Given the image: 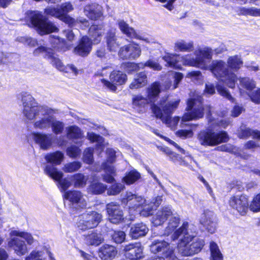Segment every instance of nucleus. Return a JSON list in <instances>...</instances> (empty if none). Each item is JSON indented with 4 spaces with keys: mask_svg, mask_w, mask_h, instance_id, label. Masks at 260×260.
Returning <instances> with one entry per match:
<instances>
[{
    "mask_svg": "<svg viewBox=\"0 0 260 260\" xmlns=\"http://www.w3.org/2000/svg\"><path fill=\"white\" fill-rule=\"evenodd\" d=\"M169 75L174 80L173 84H172L171 82L167 83L165 86V90L170 88L172 89H176L183 78V75L180 72H171L169 73Z\"/></svg>",
    "mask_w": 260,
    "mask_h": 260,
    "instance_id": "40",
    "label": "nucleus"
},
{
    "mask_svg": "<svg viewBox=\"0 0 260 260\" xmlns=\"http://www.w3.org/2000/svg\"><path fill=\"white\" fill-rule=\"evenodd\" d=\"M211 59H205L207 68L202 69L209 70L217 79L222 81L230 88H234L237 79L235 74L230 72L226 63L221 60H214L208 66L207 60H210Z\"/></svg>",
    "mask_w": 260,
    "mask_h": 260,
    "instance_id": "7",
    "label": "nucleus"
},
{
    "mask_svg": "<svg viewBox=\"0 0 260 260\" xmlns=\"http://www.w3.org/2000/svg\"><path fill=\"white\" fill-rule=\"evenodd\" d=\"M106 210L109 221L114 224L122 222L124 219L123 210L120 205L115 202H112L106 205Z\"/></svg>",
    "mask_w": 260,
    "mask_h": 260,
    "instance_id": "21",
    "label": "nucleus"
},
{
    "mask_svg": "<svg viewBox=\"0 0 260 260\" xmlns=\"http://www.w3.org/2000/svg\"><path fill=\"white\" fill-rule=\"evenodd\" d=\"M141 177L140 174L135 170L126 173L123 178L122 181L127 185H131L138 180Z\"/></svg>",
    "mask_w": 260,
    "mask_h": 260,
    "instance_id": "45",
    "label": "nucleus"
},
{
    "mask_svg": "<svg viewBox=\"0 0 260 260\" xmlns=\"http://www.w3.org/2000/svg\"><path fill=\"white\" fill-rule=\"evenodd\" d=\"M215 86L213 84L208 82L206 84L204 93L209 95L213 94L215 93Z\"/></svg>",
    "mask_w": 260,
    "mask_h": 260,
    "instance_id": "64",
    "label": "nucleus"
},
{
    "mask_svg": "<svg viewBox=\"0 0 260 260\" xmlns=\"http://www.w3.org/2000/svg\"><path fill=\"white\" fill-rule=\"evenodd\" d=\"M107 189V185L100 182H93L90 185L89 190L94 194H101Z\"/></svg>",
    "mask_w": 260,
    "mask_h": 260,
    "instance_id": "49",
    "label": "nucleus"
},
{
    "mask_svg": "<svg viewBox=\"0 0 260 260\" xmlns=\"http://www.w3.org/2000/svg\"><path fill=\"white\" fill-rule=\"evenodd\" d=\"M236 12L239 15H250L252 16H259L260 9L254 7L246 8L240 7L237 8Z\"/></svg>",
    "mask_w": 260,
    "mask_h": 260,
    "instance_id": "44",
    "label": "nucleus"
},
{
    "mask_svg": "<svg viewBox=\"0 0 260 260\" xmlns=\"http://www.w3.org/2000/svg\"><path fill=\"white\" fill-rule=\"evenodd\" d=\"M186 77L191 78L192 80L201 81L203 80L201 72L199 71H194L188 73Z\"/></svg>",
    "mask_w": 260,
    "mask_h": 260,
    "instance_id": "60",
    "label": "nucleus"
},
{
    "mask_svg": "<svg viewBox=\"0 0 260 260\" xmlns=\"http://www.w3.org/2000/svg\"><path fill=\"white\" fill-rule=\"evenodd\" d=\"M64 154L59 151L47 153L45 156V160L49 163L55 165H59L63 161Z\"/></svg>",
    "mask_w": 260,
    "mask_h": 260,
    "instance_id": "37",
    "label": "nucleus"
},
{
    "mask_svg": "<svg viewBox=\"0 0 260 260\" xmlns=\"http://www.w3.org/2000/svg\"><path fill=\"white\" fill-rule=\"evenodd\" d=\"M145 67H148L156 71H160L161 69V67L156 61L149 59L144 63H127L125 65V70L128 74H132L133 72L139 70L140 68H144Z\"/></svg>",
    "mask_w": 260,
    "mask_h": 260,
    "instance_id": "28",
    "label": "nucleus"
},
{
    "mask_svg": "<svg viewBox=\"0 0 260 260\" xmlns=\"http://www.w3.org/2000/svg\"><path fill=\"white\" fill-rule=\"evenodd\" d=\"M174 214L171 207L169 206L164 207L161 209L158 210L152 217V223L154 226L161 225L167 219H169Z\"/></svg>",
    "mask_w": 260,
    "mask_h": 260,
    "instance_id": "27",
    "label": "nucleus"
},
{
    "mask_svg": "<svg viewBox=\"0 0 260 260\" xmlns=\"http://www.w3.org/2000/svg\"><path fill=\"white\" fill-rule=\"evenodd\" d=\"M49 42L52 47L56 49H59L64 45L63 40L55 36H50Z\"/></svg>",
    "mask_w": 260,
    "mask_h": 260,
    "instance_id": "55",
    "label": "nucleus"
},
{
    "mask_svg": "<svg viewBox=\"0 0 260 260\" xmlns=\"http://www.w3.org/2000/svg\"><path fill=\"white\" fill-rule=\"evenodd\" d=\"M126 235L121 231H114L112 235V240L116 243H121L124 241Z\"/></svg>",
    "mask_w": 260,
    "mask_h": 260,
    "instance_id": "57",
    "label": "nucleus"
},
{
    "mask_svg": "<svg viewBox=\"0 0 260 260\" xmlns=\"http://www.w3.org/2000/svg\"><path fill=\"white\" fill-rule=\"evenodd\" d=\"M174 49L176 52H190L194 49V43L192 41L186 42L184 40L179 39L175 42Z\"/></svg>",
    "mask_w": 260,
    "mask_h": 260,
    "instance_id": "35",
    "label": "nucleus"
},
{
    "mask_svg": "<svg viewBox=\"0 0 260 260\" xmlns=\"http://www.w3.org/2000/svg\"><path fill=\"white\" fill-rule=\"evenodd\" d=\"M112 68L110 66H106L103 67L102 70L97 72V75L101 76H106L110 75L112 72Z\"/></svg>",
    "mask_w": 260,
    "mask_h": 260,
    "instance_id": "63",
    "label": "nucleus"
},
{
    "mask_svg": "<svg viewBox=\"0 0 260 260\" xmlns=\"http://www.w3.org/2000/svg\"><path fill=\"white\" fill-rule=\"evenodd\" d=\"M210 108L209 106H204L202 97L196 94L187 100L186 108L187 112L183 116L182 120L187 121L201 118L203 117L204 111H208V116L211 115Z\"/></svg>",
    "mask_w": 260,
    "mask_h": 260,
    "instance_id": "8",
    "label": "nucleus"
},
{
    "mask_svg": "<svg viewBox=\"0 0 260 260\" xmlns=\"http://www.w3.org/2000/svg\"><path fill=\"white\" fill-rule=\"evenodd\" d=\"M197 139L202 146H215L229 140V136L224 131L215 132L211 128L201 131L197 135Z\"/></svg>",
    "mask_w": 260,
    "mask_h": 260,
    "instance_id": "10",
    "label": "nucleus"
},
{
    "mask_svg": "<svg viewBox=\"0 0 260 260\" xmlns=\"http://www.w3.org/2000/svg\"><path fill=\"white\" fill-rule=\"evenodd\" d=\"M74 10L73 5L70 2H66L59 5L57 7H48L45 9V12L46 14L56 17L63 22L68 24L69 26L73 27L81 23L84 27L89 26L88 21L84 18H80L77 20L71 17L68 13Z\"/></svg>",
    "mask_w": 260,
    "mask_h": 260,
    "instance_id": "6",
    "label": "nucleus"
},
{
    "mask_svg": "<svg viewBox=\"0 0 260 260\" xmlns=\"http://www.w3.org/2000/svg\"><path fill=\"white\" fill-rule=\"evenodd\" d=\"M197 231L194 225L184 222L172 236L173 240L183 236L177 246L178 252L182 256H192L199 253L203 248L204 241L196 237Z\"/></svg>",
    "mask_w": 260,
    "mask_h": 260,
    "instance_id": "2",
    "label": "nucleus"
},
{
    "mask_svg": "<svg viewBox=\"0 0 260 260\" xmlns=\"http://www.w3.org/2000/svg\"><path fill=\"white\" fill-rule=\"evenodd\" d=\"M45 173L53 180L57 181V186L61 192L64 193L71 186V182L64 178L61 179L63 177L62 172L58 171V169L51 165H47L44 169Z\"/></svg>",
    "mask_w": 260,
    "mask_h": 260,
    "instance_id": "17",
    "label": "nucleus"
},
{
    "mask_svg": "<svg viewBox=\"0 0 260 260\" xmlns=\"http://www.w3.org/2000/svg\"><path fill=\"white\" fill-rule=\"evenodd\" d=\"M26 19L41 35L57 31L58 29L54 23L48 21L39 11H28Z\"/></svg>",
    "mask_w": 260,
    "mask_h": 260,
    "instance_id": "11",
    "label": "nucleus"
},
{
    "mask_svg": "<svg viewBox=\"0 0 260 260\" xmlns=\"http://www.w3.org/2000/svg\"><path fill=\"white\" fill-rule=\"evenodd\" d=\"M141 54V49L139 44L132 43L120 48L118 55L123 59H136Z\"/></svg>",
    "mask_w": 260,
    "mask_h": 260,
    "instance_id": "24",
    "label": "nucleus"
},
{
    "mask_svg": "<svg viewBox=\"0 0 260 260\" xmlns=\"http://www.w3.org/2000/svg\"><path fill=\"white\" fill-rule=\"evenodd\" d=\"M33 139L42 149L47 150L52 146L51 134L36 133L33 134Z\"/></svg>",
    "mask_w": 260,
    "mask_h": 260,
    "instance_id": "29",
    "label": "nucleus"
},
{
    "mask_svg": "<svg viewBox=\"0 0 260 260\" xmlns=\"http://www.w3.org/2000/svg\"><path fill=\"white\" fill-rule=\"evenodd\" d=\"M18 40L19 42H21L25 45H28L30 47L35 46L37 44V40L31 38L21 37L20 38H18Z\"/></svg>",
    "mask_w": 260,
    "mask_h": 260,
    "instance_id": "61",
    "label": "nucleus"
},
{
    "mask_svg": "<svg viewBox=\"0 0 260 260\" xmlns=\"http://www.w3.org/2000/svg\"><path fill=\"white\" fill-rule=\"evenodd\" d=\"M67 136L69 139H80L82 137L81 129L76 125H72L66 128Z\"/></svg>",
    "mask_w": 260,
    "mask_h": 260,
    "instance_id": "42",
    "label": "nucleus"
},
{
    "mask_svg": "<svg viewBox=\"0 0 260 260\" xmlns=\"http://www.w3.org/2000/svg\"><path fill=\"white\" fill-rule=\"evenodd\" d=\"M93 148L91 147H89L84 151L83 160L85 163L87 164H91L93 162Z\"/></svg>",
    "mask_w": 260,
    "mask_h": 260,
    "instance_id": "54",
    "label": "nucleus"
},
{
    "mask_svg": "<svg viewBox=\"0 0 260 260\" xmlns=\"http://www.w3.org/2000/svg\"><path fill=\"white\" fill-rule=\"evenodd\" d=\"M121 202L128 207L130 212L132 210H138L141 216L145 217L152 214V208L147 204V201L142 197L131 192H126L122 195Z\"/></svg>",
    "mask_w": 260,
    "mask_h": 260,
    "instance_id": "9",
    "label": "nucleus"
},
{
    "mask_svg": "<svg viewBox=\"0 0 260 260\" xmlns=\"http://www.w3.org/2000/svg\"><path fill=\"white\" fill-rule=\"evenodd\" d=\"M63 198L70 202L71 208L75 209L85 208L87 202L83 193L78 190H69L63 193Z\"/></svg>",
    "mask_w": 260,
    "mask_h": 260,
    "instance_id": "19",
    "label": "nucleus"
},
{
    "mask_svg": "<svg viewBox=\"0 0 260 260\" xmlns=\"http://www.w3.org/2000/svg\"><path fill=\"white\" fill-rule=\"evenodd\" d=\"M216 89L218 93L222 95V96L226 98L229 101H231L232 102H234V98L232 96L231 94L229 93V92L228 91V90L224 87L220 85H217L216 86Z\"/></svg>",
    "mask_w": 260,
    "mask_h": 260,
    "instance_id": "59",
    "label": "nucleus"
},
{
    "mask_svg": "<svg viewBox=\"0 0 260 260\" xmlns=\"http://www.w3.org/2000/svg\"><path fill=\"white\" fill-rule=\"evenodd\" d=\"M148 232V229L145 224L139 223L131 226L129 234L132 239H137L145 236Z\"/></svg>",
    "mask_w": 260,
    "mask_h": 260,
    "instance_id": "34",
    "label": "nucleus"
},
{
    "mask_svg": "<svg viewBox=\"0 0 260 260\" xmlns=\"http://www.w3.org/2000/svg\"><path fill=\"white\" fill-rule=\"evenodd\" d=\"M250 137L253 139L260 140V132L247 127H241L239 133V137L241 139H247Z\"/></svg>",
    "mask_w": 260,
    "mask_h": 260,
    "instance_id": "39",
    "label": "nucleus"
},
{
    "mask_svg": "<svg viewBox=\"0 0 260 260\" xmlns=\"http://www.w3.org/2000/svg\"><path fill=\"white\" fill-rule=\"evenodd\" d=\"M106 153L107 161L102 165V169L105 172L102 177L105 182L111 183L115 181L114 176L116 175V170L112 164L115 160L116 151L113 149L108 148L106 150Z\"/></svg>",
    "mask_w": 260,
    "mask_h": 260,
    "instance_id": "16",
    "label": "nucleus"
},
{
    "mask_svg": "<svg viewBox=\"0 0 260 260\" xmlns=\"http://www.w3.org/2000/svg\"><path fill=\"white\" fill-rule=\"evenodd\" d=\"M212 49L208 47L199 48L192 54L183 55L180 54H167L163 57L164 60L169 66L180 69L181 65L193 67L200 69H207V63L205 59L212 58Z\"/></svg>",
    "mask_w": 260,
    "mask_h": 260,
    "instance_id": "3",
    "label": "nucleus"
},
{
    "mask_svg": "<svg viewBox=\"0 0 260 260\" xmlns=\"http://www.w3.org/2000/svg\"><path fill=\"white\" fill-rule=\"evenodd\" d=\"M21 99L22 113L29 120H34V127L36 129L45 130L51 127L55 110L46 106L38 105L31 94L22 92L18 98Z\"/></svg>",
    "mask_w": 260,
    "mask_h": 260,
    "instance_id": "1",
    "label": "nucleus"
},
{
    "mask_svg": "<svg viewBox=\"0 0 260 260\" xmlns=\"http://www.w3.org/2000/svg\"><path fill=\"white\" fill-rule=\"evenodd\" d=\"M228 66L233 70L235 71L238 70L243 64L240 56L238 55H235L231 56L228 58Z\"/></svg>",
    "mask_w": 260,
    "mask_h": 260,
    "instance_id": "48",
    "label": "nucleus"
},
{
    "mask_svg": "<svg viewBox=\"0 0 260 260\" xmlns=\"http://www.w3.org/2000/svg\"><path fill=\"white\" fill-rule=\"evenodd\" d=\"M81 167V162L73 161L65 164L62 168V170L66 173H73L77 171Z\"/></svg>",
    "mask_w": 260,
    "mask_h": 260,
    "instance_id": "52",
    "label": "nucleus"
},
{
    "mask_svg": "<svg viewBox=\"0 0 260 260\" xmlns=\"http://www.w3.org/2000/svg\"><path fill=\"white\" fill-rule=\"evenodd\" d=\"M101 7L96 4L86 5L84 9L85 15L91 20L100 19L102 16Z\"/></svg>",
    "mask_w": 260,
    "mask_h": 260,
    "instance_id": "32",
    "label": "nucleus"
},
{
    "mask_svg": "<svg viewBox=\"0 0 260 260\" xmlns=\"http://www.w3.org/2000/svg\"><path fill=\"white\" fill-rule=\"evenodd\" d=\"M240 85L241 87L248 91L247 94L251 101L255 104H260V88L256 90L251 92L256 86L255 82L249 78H243L240 80Z\"/></svg>",
    "mask_w": 260,
    "mask_h": 260,
    "instance_id": "22",
    "label": "nucleus"
},
{
    "mask_svg": "<svg viewBox=\"0 0 260 260\" xmlns=\"http://www.w3.org/2000/svg\"><path fill=\"white\" fill-rule=\"evenodd\" d=\"M51 127L52 128V132L56 135H58L62 133L64 129V124L60 121L56 120L54 116L52 122L51 123Z\"/></svg>",
    "mask_w": 260,
    "mask_h": 260,
    "instance_id": "51",
    "label": "nucleus"
},
{
    "mask_svg": "<svg viewBox=\"0 0 260 260\" xmlns=\"http://www.w3.org/2000/svg\"><path fill=\"white\" fill-rule=\"evenodd\" d=\"M107 43L108 47L111 51H116L120 44L115 37V29L109 30L107 35Z\"/></svg>",
    "mask_w": 260,
    "mask_h": 260,
    "instance_id": "38",
    "label": "nucleus"
},
{
    "mask_svg": "<svg viewBox=\"0 0 260 260\" xmlns=\"http://www.w3.org/2000/svg\"><path fill=\"white\" fill-rule=\"evenodd\" d=\"M249 208L253 212L260 211V193L254 197Z\"/></svg>",
    "mask_w": 260,
    "mask_h": 260,
    "instance_id": "58",
    "label": "nucleus"
},
{
    "mask_svg": "<svg viewBox=\"0 0 260 260\" xmlns=\"http://www.w3.org/2000/svg\"><path fill=\"white\" fill-rule=\"evenodd\" d=\"M88 139L92 142H96V148L102 151L104 148V139L102 137L95 134L92 132H88L87 134Z\"/></svg>",
    "mask_w": 260,
    "mask_h": 260,
    "instance_id": "46",
    "label": "nucleus"
},
{
    "mask_svg": "<svg viewBox=\"0 0 260 260\" xmlns=\"http://www.w3.org/2000/svg\"><path fill=\"white\" fill-rule=\"evenodd\" d=\"M147 83V77L144 72L139 73L129 84V88L131 89H137L145 86Z\"/></svg>",
    "mask_w": 260,
    "mask_h": 260,
    "instance_id": "36",
    "label": "nucleus"
},
{
    "mask_svg": "<svg viewBox=\"0 0 260 260\" xmlns=\"http://www.w3.org/2000/svg\"><path fill=\"white\" fill-rule=\"evenodd\" d=\"M117 24L121 31L127 37L142 40L147 43L152 42V40L151 38L146 37V35L144 34L137 32L133 27H130L124 20H118Z\"/></svg>",
    "mask_w": 260,
    "mask_h": 260,
    "instance_id": "20",
    "label": "nucleus"
},
{
    "mask_svg": "<svg viewBox=\"0 0 260 260\" xmlns=\"http://www.w3.org/2000/svg\"><path fill=\"white\" fill-rule=\"evenodd\" d=\"M176 134L177 136L180 138L185 139L191 137L193 135V133L191 130L181 129L177 131Z\"/></svg>",
    "mask_w": 260,
    "mask_h": 260,
    "instance_id": "62",
    "label": "nucleus"
},
{
    "mask_svg": "<svg viewBox=\"0 0 260 260\" xmlns=\"http://www.w3.org/2000/svg\"><path fill=\"white\" fill-rule=\"evenodd\" d=\"M109 81L105 79H101L103 86L112 91L117 90V85L125 84L127 80V75L119 71H112L109 75Z\"/></svg>",
    "mask_w": 260,
    "mask_h": 260,
    "instance_id": "18",
    "label": "nucleus"
},
{
    "mask_svg": "<svg viewBox=\"0 0 260 260\" xmlns=\"http://www.w3.org/2000/svg\"><path fill=\"white\" fill-rule=\"evenodd\" d=\"M116 254L115 247L108 244L101 246L98 251V255L102 260H112Z\"/></svg>",
    "mask_w": 260,
    "mask_h": 260,
    "instance_id": "31",
    "label": "nucleus"
},
{
    "mask_svg": "<svg viewBox=\"0 0 260 260\" xmlns=\"http://www.w3.org/2000/svg\"><path fill=\"white\" fill-rule=\"evenodd\" d=\"M151 253L161 255L159 258H167L168 260H180L176 256L175 248L169 243L161 239H154L150 245Z\"/></svg>",
    "mask_w": 260,
    "mask_h": 260,
    "instance_id": "14",
    "label": "nucleus"
},
{
    "mask_svg": "<svg viewBox=\"0 0 260 260\" xmlns=\"http://www.w3.org/2000/svg\"><path fill=\"white\" fill-rule=\"evenodd\" d=\"M143 248L140 243H130L124 246L125 256L131 260H139L143 257Z\"/></svg>",
    "mask_w": 260,
    "mask_h": 260,
    "instance_id": "25",
    "label": "nucleus"
},
{
    "mask_svg": "<svg viewBox=\"0 0 260 260\" xmlns=\"http://www.w3.org/2000/svg\"><path fill=\"white\" fill-rule=\"evenodd\" d=\"M124 186L121 183H114L107 189V193L109 196H115L119 194L123 189Z\"/></svg>",
    "mask_w": 260,
    "mask_h": 260,
    "instance_id": "53",
    "label": "nucleus"
},
{
    "mask_svg": "<svg viewBox=\"0 0 260 260\" xmlns=\"http://www.w3.org/2000/svg\"><path fill=\"white\" fill-rule=\"evenodd\" d=\"M200 223L210 233H215L216 230L217 220L213 212L205 211L201 216Z\"/></svg>",
    "mask_w": 260,
    "mask_h": 260,
    "instance_id": "26",
    "label": "nucleus"
},
{
    "mask_svg": "<svg viewBox=\"0 0 260 260\" xmlns=\"http://www.w3.org/2000/svg\"><path fill=\"white\" fill-rule=\"evenodd\" d=\"M73 177L75 187H82L86 185L88 178L83 174L78 173Z\"/></svg>",
    "mask_w": 260,
    "mask_h": 260,
    "instance_id": "50",
    "label": "nucleus"
},
{
    "mask_svg": "<svg viewBox=\"0 0 260 260\" xmlns=\"http://www.w3.org/2000/svg\"><path fill=\"white\" fill-rule=\"evenodd\" d=\"M10 236H16L19 237V238H21L25 240L26 242H27L28 245H32L35 240L34 238L32 237V235L27 232H20L18 231H12L10 233Z\"/></svg>",
    "mask_w": 260,
    "mask_h": 260,
    "instance_id": "47",
    "label": "nucleus"
},
{
    "mask_svg": "<svg viewBox=\"0 0 260 260\" xmlns=\"http://www.w3.org/2000/svg\"><path fill=\"white\" fill-rule=\"evenodd\" d=\"M104 33V28L103 24H92L88 31L90 39L86 36L83 37L79 44L75 48V53L82 56L87 55L91 50L92 43L96 44L100 43Z\"/></svg>",
    "mask_w": 260,
    "mask_h": 260,
    "instance_id": "5",
    "label": "nucleus"
},
{
    "mask_svg": "<svg viewBox=\"0 0 260 260\" xmlns=\"http://www.w3.org/2000/svg\"><path fill=\"white\" fill-rule=\"evenodd\" d=\"M210 260H223V256L218 245L214 242L210 243Z\"/></svg>",
    "mask_w": 260,
    "mask_h": 260,
    "instance_id": "43",
    "label": "nucleus"
},
{
    "mask_svg": "<svg viewBox=\"0 0 260 260\" xmlns=\"http://www.w3.org/2000/svg\"><path fill=\"white\" fill-rule=\"evenodd\" d=\"M102 219V214L96 211L86 212L79 216L77 225L79 230L85 231L96 227Z\"/></svg>",
    "mask_w": 260,
    "mask_h": 260,
    "instance_id": "15",
    "label": "nucleus"
},
{
    "mask_svg": "<svg viewBox=\"0 0 260 260\" xmlns=\"http://www.w3.org/2000/svg\"><path fill=\"white\" fill-rule=\"evenodd\" d=\"M81 149L75 145H72L67 149V154L71 158H76L81 154Z\"/></svg>",
    "mask_w": 260,
    "mask_h": 260,
    "instance_id": "56",
    "label": "nucleus"
},
{
    "mask_svg": "<svg viewBox=\"0 0 260 260\" xmlns=\"http://www.w3.org/2000/svg\"><path fill=\"white\" fill-rule=\"evenodd\" d=\"M160 91V85L158 82H155L147 88V98L141 94L134 95L133 105L139 112L145 111L149 103H153Z\"/></svg>",
    "mask_w": 260,
    "mask_h": 260,
    "instance_id": "12",
    "label": "nucleus"
},
{
    "mask_svg": "<svg viewBox=\"0 0 260 260\" xmlns=\"http://www.w3.org/2000/svg\"><path fill=\"white\" fill-rule=\"evenodd\" d=\"M180 103L179 99H175L166 103L161 102L159 106L153 104L152 111L155 116L161 120L167 126L175 129L179 121V117L171 118L173 112L177 108Z\"/></svg>",
    "mask_w": 260,
    "mask_h": 260,
    "instance_id": "4",
    "label": "nucleus"
},
{
    "mask_svg": "<svg viewBox=\"0 0 260 260\" xmlns=\"http://www.w3.org/2000/svg\"><path fill=\"white\" fill-rule=\"evenodd\" d=\"M229 203L231 208L241 215H245L248 211L249 204L248 199L245 196H234L230 198Z\"/></svg>",
    "mask_w": 260,
    "mask_h": 260,
    "instance_id": "23",
    "label": "nucleus"
},
{
    "mask_svg": "<svg viewBox=\"0 0 260 260\" xmlns=\"http://www.w3.org/2000/svg\"><path fill=\"white\" fill-rule=\"evenodd\" d=\"M179 222L180 218L179 215L176 213H174L169 219L168 226L166 228L165 234L169 235L174 231L176 228L178 227Z\"/></svg>",
    "mask_w": 260,
    "mask_h": 260,
    "instance_id": "41",
    "label": "nucleus"
},
{
    "mask_svg": "<svg viewBox=\"0 0 260 260\" xmlns=\"http://www.w3.org/2000/svg\"><path fill=\"white\" fill-rule=\"evenodd\" d=\"M8 245L13 248L15 252L19 256L25 254L28 252V249L24 241L19 237L12 238L8 243Z\"/></svg>",
    "mask_w": 260,
    "mask_h": 260,
    "instance_id": "30",
    "label": "nucleus"
},
{
    "mask_svg": "<svg viewBox=\"0 0 260 260\" xmlns=\"http://www.w3.org/2000/svg\"><path fill=\"white\" fill-rule=\"evenodd\" d=\"M84 241L86 244L92 246H98L104 241V238L100 232L92 231L85 235Z\"/></svg>",
    "mask_w": 260,
    "mask_h": 260,
    "instance_id": "33",
    "label": "nucleus"
},
{
    "mask_svg": "<svg viewBox=\"0 0 260 260\" xmlns=\"http://www.w3.org/2000/svg\"><path fill=\"white\" fill-rule=\"evenodd\" d=\"M34 54L35 55L42 54L45 58L49 60L52 66L60 71L65 73H72L75 75L78 73L77 69L73 64H68L64 66L58 57V55L55 54L51 48L40 46L34 50Z\"/></svg>",
    "mask_w": 260,
    "mask_h": 260,
    "instance_id": "13",
    "label": "nucleus"
}]
</instances>
